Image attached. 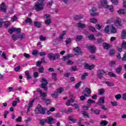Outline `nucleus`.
Here are the masks:
<instances>
[{"instance_id": "1", "label": "nucleus", "mask_w": 126, "mask_h": 126, "mask_svg": "<svg viewBox=\"0 0 126 126\" xmlns=\"http://www.w3.org/2000/svg\"><path fill=\"white\" fill-rule=\"evenodd\" d=\"M45 5V0H38V1L35 3L34 9L36 11H42L44 10Z\"/></svg>"}, {"instance_id": "2", "label": "nucleus", "mask_w": 126, "mask_h": 126, "mask_svg": "<svg viewBox=\"0 0 126 126\" xmlns=\"http://www.w3.org/2000/svg\"><path fill=\"white\" fill-rule=\"evenodd\" d=\"M100 3L102 6H103V7H105V8H107L108 9H109L110 11H111V12H113L114 7L112 5H108V1H107V0H101L100 1Z\"/></svg>"}, {"instance_id": "3", "label": "nucleus", "mask_w": 126, "mask_h": 126, "mask_svg": "<svg viewBox=\"0 0 126 126\" xmlns=\"http://www.w3.org/2000/svg\"><path fill=\"white\" fill-rule=\"evenodd\" d=\"M40 88H42V89H44L45 90V91H47V90H48V84H49V82H48V81L46 80L45 78H42Z\"/></svg>"}, {"instance_id": "4", "label": "nucleus", "mask_w": 126, "mask_h": 126, "mask_svg": "<svg viewBox=\"0 0 126 126\" xmlns=\"http://www.w3.org/2000/svg\"><path fill=\"white\" fill-rule=\"evenodd\" d=\"M48 58L51 61H56V60H58L60 58V55L59 54H54L53 53H50L48 55Z\"/></svg>"}, {"instance_id": "5", "label": "nucleus", "mask_w": 126, "mask_h": 126, "mask_svg": "<svg viewBox=\"0 0 126 126\" xmlns=\"http://www.w3.org/2000/svg\"><path fill=\"white\" fill-rule=\"evenodd\" d=\"M7 10V6L5 4V3L2 2L0 5V11L5 13Z\"/></svg>"}, {"instance_id": "6", "label": "nucleus", "mask_w": 126, "mask_h": 126, "mask_svg": "<svg viewBox=\"0 0 126 126\" xmlns=\"http://www.w3.org/2000/svg\"><path fill=\"white\" fill-rule=\"evenodd\" d=\"M97 76L99 79H102L103 78V76H104V74L106 73L105 70H98L97 71Z\"/></svg>"}, {"instance_id": "7", "label": "nucleus", "mask_w": 126, "mask_h": 126, "mask_svg": "<svg viewBox=\"0 0 126 126\" xmlns=\"http://www.w3.org/2000/svg\"><path fill=\"white\" fill-rule=\"evenodd\" d=\"M34 112L35 114H41L42 115H45V108H35Z\"/></svg>"}, {"instance_id": "8", "label": "nucleus", "mask_w": 126, "mask_h": 126, "mask_svg": "<svg viewBox=\"0 0 126 126\" xmlns=\"http://www.w3.org/2000/svg\"><path fill=\"white\" fill-rule=\"evenodd\" d=\"M87 47L89 50H90V52L92 54H95L96 51V47L94 45H87Z\"/></svg>"}, {"instance_id": "9", "label": "nucleus", "mask_w": 126, "mask_h": 126, "mask_svg": "<svg viewBox=\"0 0 126 126\" xmlns=\"http://www.w3.org/2000/svg\"><path fill=\"white\" fill-rule=\"evenodd\" d=\"M46 123L47 124H48L49 125H53V124L54 123L55 119H54L52 117H47L46 119Z\"/></svg>"}, {"instance_id": "10", "label": "nucleus", "mask_w": 126, "mask_h": 126, "mask_svg": "<svg viewBox=\"0 0 126 126\" xmlns=\"http://www.w3.org/2000/svg\"><path fill=\"white\" fill-rule=\"evenodd\" d=\"M91 15L92 16H97L98 15V13L96 12L97 11V9L95 7H93L91 10Z\"/></svg>"}, {"instance_id": "11", "label": "nucleus", "mask_w": 126, "mask_h": 126, "mask_svg": "<svg viewBox=\"0 0 126 126\" xmlns=\"http://www.w3.org/2000/svg\"><path fill=\"white\" fill-rule=\"evenodd\" d=\"M73 51L79 55H82V51H81V49H80V48L78 46L73 48Z\"/></svg>"}, {"instance_id": "12", "label": "nucleus", "mask_w": 126, "mask_h": 126, "mask_svg": "<svg viewBox=\"0 0 126 126\" xmlns=\"http://www.w3.org/2000/svg\"><path fill=\"white\" fill-rule=\"evenodd\" d=\"M105 96L100 97L98 101L97 102L98 105L99 106H102L103 104H105Z\"/></svg>"}, {"instance_id": "13", "label": "nucleus", "mask_w": 126, "mask_h": 126, "mask_svg": "<svg viewBox=\"0 0 126 126\" xmlns=\"http://www.w3.org/2000/svg\"><path fill=\"white\" fill-rule=\"evenodd\" d=\"M34 102H35V99L32 100L29 103V106H28L27 114H28V112L30 111V108H32V107L33 106V104L34 103Z\"/></svg>"}, {"instance_id": "14", "label": "nucleus", "mask_w": 126, "mask_h": 126, "mask_svg": "<svg viewBox=\"0 0 126 126\" xmlns=\"http://www.w3.org/2000/svg\"><path fill=\"white\" fill-rule=\"evenodd\" d=\"M73 57H74L73 54H67L66 56H63L62 57V60L63 62H65V61H66V60H68L69 58H73Z\"/></svg>"}, {"instance_id": "15", "label": "nucleus", "mask_w": 126, "mask_h": 126, "mask_svg": "<svg viewBox=\"0 0 126 126\" xmlns=\"http://www.w3.org/2000/svg\"><path fill=\"white\" fill-rule=\"evenodd\" d=\"M33 25L36 28H41V26H42V22L39 21H35L33 23Z\"/></svg>"}, {"instance_id": "16", "label": "nucleus", "mask_w": 126, "mask_h": 126, "mask_svg": "<svg viewBox=\"0 0 126 126\" xmlns=\"http://www.w3.org/2000/svg\"><path fill=\"white\" fill-rule=\"evenodd\" d=\"M115 70L117 74H120L123 70V66L121 65H119Z\"/></svg>"}, {"instance_id": "17", "label": "nucleus", "mask_w": 126, "mask_h": 126, "mask_svg": "<svg viewBox=\"0 0 126 126\" xmlns=\"http://www.w3.org/2000/svg\"><path fill=\"white\" fill-rule=\"evenodd\" d=\"M41 99L43 102H44L45 104H46V105H50V104H51V99H47L46 98H41Z\"/></svg>"}, {"instance_id": "18", "label": "nucleus", "mask_w": 126, "mask_h": 126, "mask_svg": "<svg viewBox=\"0 0 126 126\" xmlns=\"http://www.w3.org/2000/svg\"><path fill=\"white\" fill-rule=\"evenodd\" d=\"M91 111L92 113H94V114H95V115H100V112H101V110L100 109L94 110L93 108H91Z\"/></svg>"}, {"instance_id": "19", "label": "nucleus", "mask_w": 126, "mask_h": 126, "mask_svg": "<svg viewBox=\"0 0 126 126\" xmlns=\"http://www.w3.org/2000/svg\"><path fill=\"white\" fill-rule=\"evenodd\" d=\"M103 49H104V50H109V49H110V48H111V45H110V44H109V43H103Z\"/></svg>"}, {"instance_id": "20", "label": "nucleus", "mask_w": 126, "mask_h": 126, "mask_svg": "<svg viewBox=\"0 0 126 126\" xmlns=\"http://www.w3.org/2000/svg\"><path fill=\"white\" fill-rule=\"evenodd\" d=\"M82 39H83V36L82 35H76L75 37V40L76 42H79V41H81V40H82Z\"/></svg>"}, {"instance_id": "21", "label": "nucleus", "mask_w": 126, "mask_h": 126, "mask_svg": "<svg viewBox=\"0 0 126 126\" xmlns=\"http://www.w3.org/2000/svg\"><path fill=\"white\" fill-rule=\"evenodd\" d=\"M17 103H20V100H19V98L17 97L15 98V101H14L12 104V106L13 107H15L16 105H17Z\"/></svg>"}, {"instance_id": "22", "label": "nucleus", "mask_w": 126, "mask_h": 126, "mask_svg": "<svg viewBox=\"0 0 126 126\" xmlns=\"http://www.w3.org/2000/svg\"><path fill=\"white\" fill-rule=\"evenodd\" d=\"M77 27L78 28H81L82 29H83L84 28H85V27H86V25L82 23L79 22L77 24Z\"/></svg>"}, {"instance_id": "23", "label": "nucleus", "mask_w": 126, "mask_h": 126, "mask_svg": "<svg viewBox=\"0 0 126 126\" xmlns=\"http://www.w3.org/2000/svg\"><path fill=\"white\" fill-rule=\"evenodd\" d=\"M83 17H84V16L82 14L77 15L75 16L74 19H76V20H79V19H82Z\"/></svg>"}, {"instance_id": "24", "label": "nucleus", "mask_w": 126, "mask_h": 126, "mask_svg": "<svg viewBox=\"0 0 126 126\" xmlns=\"http://www.w3.org/2000/svg\"><path fill=\"white\" fill-rule=\"evenodd\" d=\"M51 96L52 97V98H55V99H57V98L59 97V94L57 91H55L52 94H51Z\"/></svg>"}, {"instance_id": "25", "label": "nucleus", "mask_w": 126, "mask_h": 126, "mask_svg": "<svg viewBox=\"0 0 126 126\" xmlns=\"http://www.w3.org/2000/svg\"><path fill=\"white\" fill-rule=\"evenodd\" d=\"M70 103H74V99L71 98L70 99H68L67 100L66 102V106H70Z\"/></svg>"}, {"instance_id": "26", "label": "nucleus", "mask_w": 126, "mask_h": 126, "mask_svg": "<svg viewBox=\"0 0 126 126\" xmlns=\"http://www.w3.org/2000/svg\"><path fill=\"white\" fill-rule=\"evenodd\" d=\"M121 36L122 39H126V30H123Z\"/></svg>"}, {"instance_id": "27", "label": "nucleus", "mask_w": 126, "mask_h": 126, "mask_svg": "<svg viewBox=\"0 0 126 126\" xmlns=\"http://www.w3.org/2000/svg\"><path fill=\"white\" fill-rule=\"evenodd\" d=\"M88 39H89V40H92V41H94L95 40H96V37H95V36L94 35V34H90L88 36Z\"/></svg>"}, {"instance_id": "28", "label": "nucleus", "mask_w": 126, "mask_h": 126, "mask_svg": "<svg viewBox=\"0 0 126 126\" xmlns=\"http://www.w3.org/2000/svg\"><path fill=\"white\" fill-rule=\"evenodd\" d=\"M9 34H12L14 32H15V28L14 27H11L8 31Z\"/></svg>"}, {"instance_id": "29", "label": "nucleus", "mask_w": 126, "mask_h": 126, "mask_svg": "<svg viewBox=\"0 0 126 126\" xmlns=\"http://www.w3.org/2000/svg\"><path fill=\"white\" fill-rule=\"evenodd\" d=\"M126 13V10L123 9H120L118 11V14H125Z\"/></svg>"}, {"instance_id": "30", "label": "nucleus", "mask_w": 126, "mask_h": 126, "mask_svg": "<svg viewBox=\"0 0 126 126\" xmlns=\"http://www.w3.org/2000/svg\"><path fill=\"white\" fill-rule=\"evenodd\" d=\"M88 29L89 31H91L92 32H95L96 31V29H95V27L92 26H89Z\"/></svg>"}, {"instance_id": "31", "label": "nucleus", "mask_w": 126, "mask_h": 126, "mask_svg": "<svg viewBox=\"0 0 126 126\" xmlns=\"http://www.w3.org/2000/svg\"><path fill=\"white\" fill-rule=\"evenodd\" d=\"M45 123H47L46 119H40L39 120V124L41 126H45Z\"/></svg>"}, {"instance_id": "32", "label": "nucleus", "mask_w": 126, "mask_h": 126, "mask_svg": "<svg viewBox=\"0 0 126 126\" xmlns=\"http://www.w3.org/2000/svg\"><path fill=\"white\" fill-rule=\"evenodd\" d=\"M104 32L106 34H109V32H110V26L109 25L107 26L104 28Z\"/></svg>"}, {"instance_id": "33", "label": "nucleus", "mask_w": 126, "mask_h": 126, "mask_svg": "<svg viewBox=\"0 0 126 126\" xmlns=\"http://www.w3.org/2000/svg\"><path fill=\"white\" fill-rule=\"evenodd\" d=\"M111 32L112 34H116V33H117V30L116 29V28L114 27V26H111Z\"/></svg>"}, {"instance_id": "34", "label": "nucleus", "mask_w": 126, "mask_h": 126, "mask_svg": "<svg viewBox=\"0 0 126 126\" xmlns=\"http://www.w3.org/2000/svg\"><path fill=\"white\" fill-rule=\"evenodd\" d=\"M105 83H106V84H107V86L112 87L115 85V84H114V83L111 82L106 81Z\"/></svg>"}, {"instance_id": "35", "label": "nucleus", "mask_w": 126, "mask_h": 126, "mask_svg": "<svg viewBox=\"0 0 126 126\" xmlns=\"http://www.w3.org/2000/svg\"><path fill=\"white\" fill-rule=\"evenodd\" d=\"M108 74L110 77H117V75L112 72H108Z\"/></svg>"}, {"instance_id": "36", "label": "nucleus", "mask_w": 126, "mask_h": 126, "mask_svg": "<svg viewBox=\"0 0 126 126\" xmlns=\"http://www.w3.org/2000/svg\"><path fill=\"white\" fill-rule=\"evenodd\" d=\"M44 23L46 25H50V24H51V23H52V20H51V19H47L45 20Z\"/></svg>"}, {"instance_id": "37", "label": "nucleus", "mask_w": 126, "mask_h": 126, "mask_svg": "<svg viewBox=\"0 0 126 126\" xmlns=\"http://www.w3.org/2000/svg\"><path fill=\"white\" fill-rule=\"evenodd\" d=\"M4 25L5 28H8V27L10 25V22L8 21H5L4 22Z\"/></svg>"}, {"instance_id": "38", "label": "nucleus", "mask_w": 126, "mask_h": 126, "mask_svg": "<svg viewBox=\"0 0 126 126\" xmlns=\"http://www.w3.org/2000/svg\"><path fill=\"white\" fill-rule=\"evenodd\" d=\"M70 106H71L72 107H74L76 110L79 111V106H78V104L74 103V104H71Z\"/></svg>"}, {"instance_id": "39", "label": "nucleus", "mask_w": 126, "mask_h": 126, "mask_svg": "<svg viewBox=\"0 0 126 126\" xmlns=\"http://www.w3.org/2000/svg\"><path fill=\"white\" fill-rule=\"evenodd\" d=\"M86 76H88V73L86 72V73H84L82 76H81V79L82 80H84V79H85Z\"/></svg>"}, {"instance_id": "40", "label": "nucleus", "mask_w": 126, "mask_h": 126, "mask_svg": "<svg viewBox=\"0 0 126 126\" xmlns=\"http://www.w3.org/2000/svg\"><path fill=\"white\" fill-rule=\"evenodd\" d=\"M51 75L52 76V79H54V81H57V73H52Z\"/></svg>"}, {"instance_id": "41", "label": "nucleus", "mask_w": 126, "mask_h": 126, "mask_svg": "<svg viewBox=\"0 0 126 126\" xmlns=\"http://www.w3.org/2000/svg\"><path fill=\"white\" fill-rule=\"evenodd\" d=\"M44 67H43V66H40L39 68H38V71L40 72V73H44Z\"/></svg>"}, {"instance_id": "42", "label": "nucleus", "mask_w": 126, "mask_h": 126, "mask_svg": "<svg viewBox=\"0 0 126 126\" xmlns=\"http://www.w3.org/2000/svg\"><path fill=\"white\" fill-rule=\"evenodd\" d=\"M105 93V89L101 88L99 90V95H103Z\"/></svg>"}, {"instance_id": "43", "label": "nucleus", "mask_w": 126, "mask_h": 126, "mask_svg": "<svg viewBox=\"0 0 126 126\" xmlns=\"http://www.w3.org/2000/svg\"><path fill=\"white\" fill-rule=\"evenodd\" d=\"M109 64L111 67H114L115 66V64H116V61H110Z\"/></svg>"}, {"instance_id": "44", "label": "nucleus", "mask_w": 126, "mask_h": 126, "mask_svg": "<svg viewBox=\"0 0 126 126\" xmlns=\"http://www.w3.org/2000/svg\"><path fill=\"white\" fill-rule=\"evenodd\" d=\"M25 21L27 23H30V24H32V23L33 22L32 19H31L30 18H27Z\"/></svg>"}, {"instance_id": "45", "label": "nucleus", "mask_w": 126, "mask_h": 126, "mask_svg": "<svg viewBox=\"0 0 126 126\" xmlns=\"http://www.w3.org/2000/svg\"><path fill=\"white\" fill-rule=\"evenodd\" d=\"M40 97H42L41 98H46V97H47V93H45V92L41 93Z\"/></svg>"}, {"instance_id": "46", "label": "nucleus", "mask_w": 126, "mask_h": 126, "mask_svg": "<svg viewBox=\"0 0 126 126\" xmlns=\"http://www.w3.org/2000/svg\"><path fill=\"white\" fill-rule=\"evenodd\" d=\"M108 124V121L104 120V121H102L100 122V125H102L103 126H107Z\"/></svg>"}, {"instance_id": "47", "label": "nucleus", "mask_w": 126, "mask_h": 126, "mask_svg": "<svg viewBox=\"0 0 126 126\" xmlns=\"http://www.w3.org/2000/svg\"><path fill=\"white\" fill-rule=\"evenodd\" d=\"M113 55H115V49L112 48L110 50L109 56H113Z\"/></svg>"}, {"instance_id": "48", "label": "nucleus", "mask_w": 126, "mask_h": 126, "mask_svg": "<svg viewBox=\"0 0 126 126\" xmlns=\"http://www.w3.org/2000/svg\"><path fill=\"white\" fill-rule=\"evenodd\" d=\"M80 85H81V81L79 82L78 83H76L75 86V88L76 89H78L79 87H80Z\"/></svg>"}, {"instance_id": "49", "label": "nucleus", "mask_w": 126, "mask_h": 126, "mask_svg": "<svg viewBox=\"0 0 126 126\" xmlns=\"http://www.w3.org/2000/svg\"><path fill=\"white\" fill-rule=\"evenodd\" d=\"M85 91L89 94H91V90L89 88H85Z\"/></svg>"}, {"instance_id": "50", "label": "nucleus", "mask_w": 126, "mask_h": 126, "mask_svg": "<svg viewBox=\"0 0 126 126\" xmlns=\"http://www.w3.org/2000/svg\"><path fill=\"white\" fill-rule=\"evenodd\" d=\"M87 102H88V104H89V105L91 104H94V103H95V101L94 100L90 99H89Z\"/></svg>"}, {"instance_id": "51", "label": "nucleus", "mask_w": 126, "mask_h": 126, "mask_svg": "<svg viewBox=\"0 0 126 126\" xmlns=\"http://www.w3.org/2000/svg\"><path fill=\"white\" fill-rule=\"evenodd\" d=\"M39 39H40V41H46V40H47V37H44L43 36V35H41L39 36Z\"/></svg>"}, {"instance_id": "52", "label": "nucleus", "mask_w": 126, "mask_h": 126, "mask_svg": "<svg viewBox=\"0 0 126 126\" xmlns=\"http://www.w3.org/2000/svg\"><path fill=\"white\" fill-rule=\"evenodd\" d=\"M90 22H91V23H97V19L95 18H92L90 19Z\"/></svg>"}, {"instance_id": "53", "label": "nucleus", "mask_w": 126, "mask_h": 126, "mask_svg": "<svg viewBox=\"0 0 126 126\" xmlns=\"http://www.w3.org/2000/svg\"><path fill=\"white\" fill-rule=\"evenodd\" d=\"M9 113V112L6 110L4 112L3 116L4 119H6L7 118V115H8Z\"/></svg>"}, {"instance_id": "54", "label": "nucleus", "mask_w": 126, "mask_h": 126, "mask_svg": "<svg viewBox=\"0 0 126 126\" xmlns=\"http://www.w3.org/2000/svg\"><path fill=\"white\" fill-rule=\"evenodd\" d=\"M18 37L20 38V39H25V33H22L19 35Z\"/></svg>"}, {"instance_id": "55", "label": "nucleus", "mask_w": 126, "mask_h": 126, "mask_svg": "<svg viewBox=\"0 0 126 126\" xmlns=\"http://www.w3.org/2000/svg\"><path fill=\"white\" fill-rule=\"evenodd\" d=\"M12 20L13 21V22H14V21H16V20H17V16H16V15H14L12 18Z\"/></svg>"}, {"instance_id": "56", "label": "nucleus", "mask_w": 126, "mask_h": 126, "mask_svg": "<svg viewBox=\"0 0 126 126\" xmlns=\"http://www.w3.org/2000/svg\"><path fill=\"white\" fill-rule=\"evenodd\" d=\"M115 98L116 100H120V99L122 98V95H121V94H118L116 95H115Z\"/></svg>"}, {"instance_id": "57", "label": "nucleus", "mask_w": 126, "mask_h": 126, "mask_svg": "<svg viewBox=\"0 0 126 126\" xmlns=\"http://www.w3.org/2000/svg\"><path fill=\"white\" fill-rule=\"evenodd\" d=\"M103 42L104 41H103V39H102V38H98L97 39V44H102V43H103Z\"/></svg>"}, {"instance_id": "58", "label": "nucleus", "mask_w": 126, "mask_h": 126, "mask_svg": "<svg viewBox=\"0 0 126 126\" xmlns=\"http://www.w3.org/2000/svg\"><path fill=\"white\" fill-rule=\"evenodd\" d=\"M111 105L113 107H117L118 106V102L117 101L111 102Z\"/></svg>"}, {"instance_id": "59", "label": "nucleus", "mask_w": 126, "mask_h": 126, "mask_svg": "<svg viewBox=\"0 0 126 126\" xmlns=\"http://www.w3.org/2000/svg\"><path fill=\"white\" fill-rule=\"evenodd\" d=\"M12 39L13 41H16L17 40V36L15 35V34L12 35Z\"/></svg>"}, {"instance_id": "60", "label": "nucleus", "mask_w": 126, "mask_h": 126, "mask_svg": "<svg viewBox=\"0 0 126 126\" xmlns=\"http://www.w3.org/2000/svg\"><path fill=\"white\" fill-rule=\"evenodd\" d=\"M33 77H34V78H37V77H39V73H38V72H34Z\"/></svg>"}, {"instance_id": "61", "label": "nucleus", "mask_w": 126, "mask_h": 126, "mask_svg": "<svg viewBox=\"0 0 126 126\" xmlns=\"http://www.w3.org/2000/svg\"><path fill=\"white\" fill-rule=\"evenodd\" d=\"M122 62H126V53H125L124 54L123 57L122 58Z\"/></svg>"}, {"instance_id": "62", "label": "nucleus", "mask_w": 126, "mask_h": 126, "mask_svg": "<svg viewBox=\"0 0 126 126\" xmlns=\"http://www.w3.org/2000/svg\"><path fill=\"white\" fill-rule=\"evenodd\" d=\"M111 1L113 4H118L119 2L118 0H111Z\"/></svg>"}, {"instance_id": "63", "label": "nucleus", "mask_w": 126, "mask_h": 126, "mask_svg": "<svg viewBox=\"0 0 126 126\" xmlns=\"http://www.w3.org/2000/svg\"><path fill=\"white\" fill-rule=\"evenodd\" d=\"M73 63V62L71 60H68L67 62V64H68V65H71Z\"/></svg>"}, {"instance_id": "64", "label": "nucleus", "mask_w": 126, "mask_h": 126, "mask_svg": "<svg viewBox=\"0 0 126 126\" xmlns=\"http://www.w3.org/2000/svg\"><path fill=\"white\" fill-rule=\"evenodd\" d=\"M122 48L126 49V42H123L121 45Z\"/></svg>"}]
</instances>
